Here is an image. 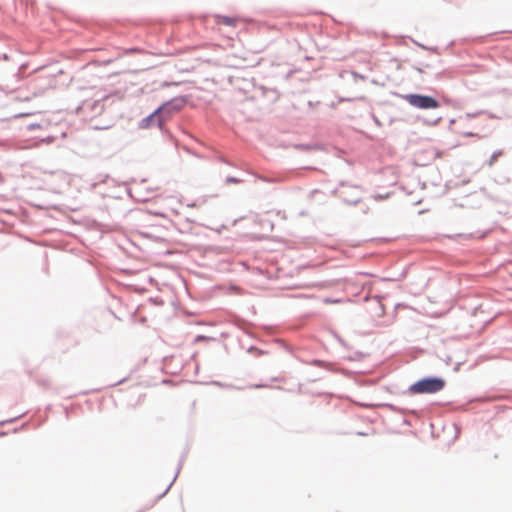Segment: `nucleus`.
<instances>
[{
	"label": "nucleus",
	"instance_id": "f257e3e1",
	"mask_svg": "<svg viewBox=\"0 0 512 512\" xmlns=\"http://www.w3.org/2000/svg\"><path fill=\"white\" fill-rule=\"evenodd\" d=\"M445 381L441 378H424L410 386L409 391L412 394H431L442 390Z\"/></svg>",
	"mask_w": 512,
	"mask_h": 512
},
{
	"label": "nucleus",
	"instance_id": "f03ea898",
	"mask_svg": "<svg viewBox=\"0 0 512 512\" xmlns=\"http://www.w3.org/2000/svg\"><path fill=\"white\" fill-rule=\"evenodd\" d=\"M404 99L411 106L419 109H436L440 106L439 102L435 98L426 95L407 94L404 96Z\"/></svg>",
	"mask_w": 512,
	"mask_h": 512
},
{
	"label": "nucleus",
	"instance_id": "7ed1b4c3",
	"mask_svg": "<svg viewBox=\"0 0 512 512\" xmlns=\"http://www.w3.org/2000/svg\"><path fill=\"white\" fill-rule=\"evenodd\" d=\"M179 109V107L177 106H174L172 103H165L163 104L162 106H160L152 115L151 117H154L156 116L157 114L159 113H162V112H173V111H177Z\"/></svg>",
	"mask_w": 512,
	"mask_h": 512
},
{
	"label": "nucleus",
	"instance_id": "20e7f679",
	"mask_svg": "<svg viewBox=\"0 0 512 512\" xmlns=\"http://www.w3.org/2000/svg\"><path fill=\"white\" fill-rule=\"evenodd\" d=\"M216 19L218 24H224L227 26H235L237 23V20L235 18L227 16H217Z\"/></svg>",
	"mask_w": 512,
	"mask_h": 512
},
{
	"label": "nucleus",
	"instance_id": "39448f33",
	"mask_svg": "<svg viewBox=\"0 0 512 512\" xmlns=\"http://www.w3.org/2000/svg\"><path fill=\"white\" fill-rule=\"evenodd\" d=\"M503 155V152L500 150V151H496L492 154V156L490 157V160L488 162V166L491 167L494 165V163L498 160V158L500 156Z\"/></svg>",
	"mask_w": 512,
	"mask_h": 512
},
{
	"label": "nucleus",
	"instance_id": "423d86ee",
	"mask_svg": "<svg viewBox=\"0 0 512 512\" xmlns=\"http://www.w3.org/2000/svg\"><path fill=\"white\" fill-rule=\"evenodd\" d=\"M32 114H33L32 112H26V113L17 114V116L23 117V116H29V115H32Z\"/></svg>",
	"mask_w": 512,
	"mask_h": 512
}]
</instances>
